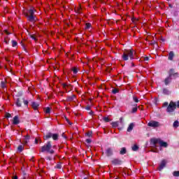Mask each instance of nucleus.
<instances>
[{
    "label": "nucleus",
    "instance_id": "1",
    "mask_svg": "<svg viewBox=\"0 0 179 179\" xmlns=\"http://www.w3.org/2000/svg\"><path fill=\"white\" fill-rule=\"evenodd\" d=\"M52 148V145L51 144V141H48L46 144L41 148L40 152L42 153H49V155H54L55 151H54Z\"/></svg>",
    "mask_w": 179,
    "mask_h": 179
},
{
    "label": "nucleus",
    "instance_id": "2",
    "mask_svg": "<svg viewBox=\"0 0 179 179\" xmlns=\"http://www.w3.org/2000/svg\"><path fill=\"white\" fill-rule=\"evenodd\" d=\"M157 143L159 144V146L161 148H167L169 146V144L160 138H151L150 139V145L152 146V148H157Z\"/></svg>",
    "mask_w": 179,
    "mask_h": 179
},
{
    "label": "nucleus",
    "instance_id": "3",
    "mask_svg": "<svg viewBox=\"0 0 179 179\" xmlns=\"http://www.w3.org/2000/svg\"><path fill=\"white\" fill-rule=\"evenodd\" d=\"M123 61H128V59H134V50H127L123 52L122 55Z\"/></svg>",
    "mask_w": 179,
    "mask_h": 179
},
{
    "label": "nucleus",
    "instance_id": "4",
    "mask_svg": "<svg viewBox=\"0 0 179 179\" xmlns=\"http://www.w3.org/2000/svg\"><path fill=\"white\" fill-rule=\"evenodd\" d=\"M177 108V103L173 101H171L166 108V113L169 114H173L174 111H176Z\"/></svg>",
    "mask_w": 179,
    "mask_h": 179
},
{
    "label": "nucleus",
    "instance_id": "5",
    "mask_svg": "<svg viewBox=\"0 0 179 179\" xmlns=\"http://www.w3.org/2000/svg\"><path fill=\"white\" fill-rule=\"evenodd\" d=\"M22 102L24 103V106H25L26 107H29V101L24 99V98L22 97L17 98L15 106H17V107H22Z\"/></svg>",
    "mask_w": 179,
    "mask_h": 179
},
{
    "label": "nucleus",
    "instance_id": "6",
    "mask_svg": "<svg viewBox=\"0 0 179 179\" xmlns=\"http://www.w3.org/2000/svg\"><path fill=\"white\" fill-rule=\"evenodd\" d=\"M59 135L58 134H52L51 132L47 133L45 135L43 136V139L45 141H48V139L51 138L53 139V141H58Z\"/></svg>",
    "mask_w": 179,
    "mask_h": 179
},
{
    "label": "nucleus",
    "instance_id": "7",
    "mask_svg": "<svg viewBox=\"0 0 179 179\" xmlns=\"http://www.w3.org/2000/svg\"><path fill=\"white\" fill-rule=\"evenodd\" d=\"M169 76H170V78L173 76V79H177V78L179 77V74L178 73L176 72L174 69H171L169 72Z\"/></svg>",
    "mask_w": 179,
    "mask_h": 179
},
{
    "label": "nucleus",
    "instance_id": "8",
    "mask_svg": "<svg viewBox=\"0 0 179 179\" xmlns=\"http://www.w3.org/2000/svg\"><path fill=\"white\" fill-rule=\"evenodd\" d=\"M24 16H26L28 22H31V23H34L37 19L36 18V15H29V13H25Z\"/></svg>",
    "mask_w": 179,
    "mask_h": 179
},
{
    "label": "nucleus",
    "instance_id": "9",
    "mask_svg": "<svg viewBox=\"0 0 179 179\" xmlns=\"http://www.w3.org/2000/svg\"><path fill=\"white\" fill-rule=\"evenodd\" d=\"M111 164H113V166H121V164H122V160L118 158H114L111 160Z\"/></svg>",
    "mask_w": 179,
    "mask_h": 179
},
{
    "label": "nucleus",
    "instance_id": "10",
    "mask_svg": "<svg viewBox=\"0 0 179 179\" xmlns=\"http://www.w3.org/2000/svg\"><path fill=\"white\" fill-rule=\"evenodd\" d=\"M148 126L151 127L152 128H157L160 127V123H159V122L152 120L148 122Z\"/></svg>",
    "mask_w": 179,
    "mask_h": 179
},
{
    "label": "nucleus",
    "instance_id": "11",
    "mask_svg": "<svg viewBox=\"0 0 179 179\" xmlns=\"http://www.w3.org/2000/svg\"><path fill=\"white\" fill-rule=\"evenodd\" d=\"M106 155L108 157H111V156H113V155H114V152L113 151V148H108L106 150Z\"/></svg>",
    "mask_w": 179,
    "mask_h": 179
},
{
    "label": "nucleus",
    "instance_id": "12",
    "mask_svg": "<svg viewBox=\"0 0 179 179\" xmlns=\"http://www.w3.org/2000/svg\"><path fill=\"white\" fill-rule=\"evenodd\" d=\"M167 164V162H166V159H163L160 164H159V166L158 167V170L159 171H162V170H163V169L164 167H166V164Z\"/></svg>",
    "mask_w": 179,
    "mask_h": 179
},
{
    "label": "nucleus",
    "instance_id": "13",
    "mask_svg": "<svg viewBox=\"0 0 179 179\" xmlns=\"http://www.w3.org/2000/svg\"><path fill=\"white\" fill-rule=\"evenodd\" d=\"M31 107L34 110V111H37L38 110V107L40 106V103L33 101L31 102Z\"/></svg>",
    "mask_w": 179,
    "mask_h": 179
},
{
    "label": "nucleus",
    "instance_id": "14",
    "mask_svg": "<svg viewBox=\"0 0 179 179\" xmlns=\"http://www.w3.org/2000/svg\"><path fill=\"white\" fill-rule=\"evenodd\" d=\"M13 125H17L20 124V120H19V116L15 115L13 119Z\"/></svg>",
    "mask_w": 179,
    "mask_h": 179
},
{
    "label": "nucleus",
    "instance_id": "15",
    "mask_svg": "<svg viewBox=\"0 0 179 179\" xmlns=\"http://www.w3.org/2000/svg\"><path fill=\"white\" fill-rule=\"evenodd\" d=\"M75 99H76V95L72 94L71 96H68L66 99V101H74Z\"/></svg>",
    "mask_w": 179,
    "mask_h": 179
},
{
    "label": "nucleus",
    "instance_id": "16",
    "mask_svg": "<svg viewBox=\"0 0 179 179\" xmlns=\"http://www.w3.org/2000/svg\"><path fill=\"white\" fill-rule=\"evenodd\" d=\"M164 83L166 86H168L169 84L171 83V77L169 76L166 77L164 80Z\"/></svg>",
    "mask_w": 179,
    "mask_h": 179
},
{
    "label": "nucleus",
    "instance_id": "17",
    "mask_svg": "<svg viewBox=\"0 0 179 179\" xmlns=\"http://www.w3.org/2000/svg\"><path fill=\"white\" fill-rule=\"evenodd\" d=\"M34 12H36V10H34V8L33 7H31L28 10V13L29 14V16H34Z\"/></svg>",
    "mask_w": 179,
    "mask_h": 179
},
{
    "label": "nucleus",
    "instance_id": "18",
    "mask_svg": "<svg viewBox=\"0 0 179 179\" xmlns=\"http://www.w3.org/2000/svg\"><path fill=\"white\" fill-rule=\"evenodd\" d=\"M29 141H30V136L27 135L23 140V143L24 145H27L29 143Z\"/></svg>",
    "mask_w": 179,
    "mask_h": 179
},
{
    "label": "nucleus",
    "instance_id": "19",
    "mask_svg": "<svg viewBox=\"0 0 179 179\" xmlns=\"http://www.w3.org/2000/svg\"><path fill=\"white\" fill-rule=\"evenodd\" d=\"M134 127H135V124L134 123H130L127 127V132H131L132 129H134Z\"/></svg>",
    "mask_w": 179,
    "mask_h": 179
},
{
    "label": "nucleus",
    "instance_id": "20",
    "mask_svg": "<svg viewBox=\"0 0 179 179\" xmlns=\"http://www.w3.org/2000/svg\"><path fill=\"white\" fill-rule=\"evenodd\" d=\"M173 58H174V52L171 51L169 55L168 59L169 61H173Z\"/></svg>",
    "mask_w": 179,
    "mask_h": 179
},
{
    "label": "nucleus",
    "instance_id": "21",
    "mask_svg": "<svg viewBox=\"0 0 179 179\" xmlns=\"http://www.w3.org/2000/svg\"><path fill=\"white\" fill-rule=\"evenodd\" d=\"M0 87L1 89H6V80L1 81L0 83Z\"/></svg>",
    "mask_w": 179,
    "mask_h": 179
},
{
    "label": "nucleus",
    "instance_id": "22",
    "mask_svg": "<svg viewBox=\"0 0 179 179\" xmlns=\"http://www.w3.org/2000/svg\"><path fill=\"white\" fill-rule=\"evenodd\" d=\"M126 153H127V148L125 147L122 148L120 151V155H126Z\"/></svg>",
    "mask_w": 179,
    "mask_h": 179
},
{
    "label": "nucleus",
    "instance_id": "23",
    "mask_svg": "<svg viewBox=\"0 0 179 179\" xmlns=\"http://www.w3.org/2000/svg\"><path fill=\"white\" fill-rule=\"evenodd\" d=\"M131 150L133 152H138V150H139V146H138V145H134L131 147Z\"/></svg>",
    "mask_w": 179,
    "mask_h": 179
},
{
    "label": "nucleus",
    "instance_id": "24",
    "mask_svg": "<svg viewBox=\"0 0 179 179\" xmlns=\"http://www.w3.org/2000/svg\"><path fill=\"white\" fill-rule=\"evenodd\" d=\"M136 106H138V105L136 104V106L132 108V109L131 110V114H135V113H136V111H138V107Z\"/></svg>",
    "mask_w": 179,
    "mask_h": 179
},
{
    "label": "nucleus",
    "instance_id": "25",
    "mask_svg": "<svg viewBox=\"0 0 179 179\" xmlns=\"http://www.w3.org/2000/svg\"><path fill=\"white\" fill-rule=\"evenodd\" d=\"M44 112L45 113V114H50V113H51V108L50 107L45 108Z\"/></svg>",
    "mask_w": 179,
    "mask_h": 179
},
{
    "label": "nucleus",
    "instance_id": "26",
    "mask_svg": "<svg viewBox=\"0 0 179 179\" xmlns=\"http://www.w3.org/2000/svg\"><path fill=\"white\" fill-rule=\"evenodd\" d=\"M75 12L78 15H80V13H82V8L78 7L77 8L75 9Z\"/></svg>",
    "mask_w": 179,
    "mask_h": 179
},
{
    "label": "nucleus",
    "instance_id": "27",
    "mask_svg": "<svg viewBox=\"0 0 179 179\" xmlns=\"http://www.w3.org/2000/svg\"><path fill=\"white\" fill-rule=\"evenodd\" d=\"M173 128H178V127H179V122H178V120H176L173 122Z\"/></svg>",
    "mask_w": 179,
    "mask_h": 179
},
{
    "label": "nucleus",
    "instance_id": "28",
    "mask_svg": "<svg viewBox=\"0 0 179 179\" xmlns=\"http://www.w3.org/2000/svg\"><path fill=\"white\" fill-rule=\"evenodd\" d=\"M24 147H23V145H19L18 147H17V150H18V152H23V150H24Z\"/></svg>",
    "mask_w": 179,
    "mask_h": 179
},
{
    "label": "nucleus",
    "instance_id": "29",
    "mask_svg": "<svg viewBox=\"0 0 179 179\" xmlns=\"http://www.w3.org/2000/svg\"><path fill=\"white\" fill-rule=\"evenodd\" d=\"M113 128H117L118 127V122H113L111 123Z\"/></svg>",
    "mask_w": 179,
    "mask_h": 179
},
{
    "label": "nucleus",
    "instance_id": "30",
    "mask_svg": "<svg viewBox=\"0 0 179 179\" xmlns=\"http://www.w3.org/2000/svg\"><path fill=\"white\" fill-rule=\"evenodd\" d=\"M120 92V90L119 89H117V88H115L112 90V93L113 94H117V93H119Z\"/></svg>",
    "mask_w": 179,
    "mask_h": 179
},
{
    "label": "nucleus",
    "instance_id": "31",
    "mask_svg": "<svg viewBox=\"0 0 179 179\" xmlns=\"http://www.w3.org/2000/svg\"><path fill=\"white\" fill-rule=\"evenodd\" d=\"M173 177H179V171H175L173 172Z\"/></svg>",
    "mask_w": 179,
    "mask_h": 179
},
{
    "label": "nucleus",
    "instance_id": "32",
    "mask_svg": "<svg viewBox=\"0 0 179 179\" xmlns=\"http://www.w3.org/2000/svg\"><path fill=\"white\" fill-rule=\"evenodd\" d=\"M12 47H16L17 45V42L15 40L11 41Z\"/></svg>",
    "mask_w": 179,
    "mask_h": 179
},
{
    "label": "nucleus",
    "instance_id": "33",
    "mask_svg": "<svg viewBox=\"0 0 179 179\" xmlns=\"http://www.w3.org/2000/svg\"><path fill=\"white\" fill-rule=\"evenodd\" d=\"M71 71H73L74 75H76V73H78V68L76 67H73Z\"/></svg>",
    "mask_w": 179,
    "mask_h": 179
},
{
    "label": "nucleus",
    "instance_id": "34",
    "mask_svg": "<svg viewBox=\"0 0 179 179\" xmlns=\"http://www.w3.org/2000/svg\"><path fill=\"white\" fill-rule=\"evenodd\" d=\"M29 37H31V38H32V40H34V41H37V38H36V36H34L33 34H30Z\"/></svg>",
    "mask_w": 179,
    "mask_h": 179
},
{
    "label": "nucleus",
    "instance_id": "35",
    "mask_svg": "<svg viewBox=\"0 0 179 179\" xmlns=\"http://www.w3.org/2000/svg\"><path fill=\"white\" fill-rule=\"evenodd\" d=\"M163 94H169V90H167L166 88H164Z\"/></svg>",
    "mask_w": 179,
    "mask_h": 179
},
{
    "label": "nucleus",
    "instance_id": "36",
    "mask_svg": "<svg viewBox=\"0 0 179 179\" xmlns=\"http://www.w3.org/2000/svg\"><path fill=\"white\" fill-rule=\"evenodd\" d=\"M91 27H92V24H90L89 22L85 24V29H89Z\"/></svg>",
    "mask_w": 179,
    "mask_h": 179
},
{
    "label": "nucleus",
    "instance_id": "37",
    "mask_svg": "<svg viewBox=\"0 0 179 179\" xmlns=\"http://www.w3.org/2000/svg\"><path fill=\"white\" fill-rule=\"evenodd\" d=\"M6 118H10L12 117V115L9 113H6L5 115Z\"/></svg>",
    "mask_w": 179,
    "mask_h": 179
},
{
    "label": "nucleus",
    "instance_id": "38",
    "mask_svg": "<svg viewBox=\"0 0 179 179\" xmlns=\"http://www.w3.org/2000/svg\"><path fill=\"white\" fill-rule=\"evenodd\" d=\"M104 122H110V119L107 117L103 118Z\"/></svg>",
    "mask_w": 179,
    "mask_h": 179
},
{
    "label": "nucleus",
    "instance_id": "39",
    "mask_svg": "<svg viewBox=\"0 0 179 179\" xmlns=\"http://www.w3.org/2000/svg\"><path fill=\"white\" fill-rule=\"evenodd\" d=\"M55 169H62V165L61 164H57L55 166Z\"/></svg>",
    "mask_w": 179,
    "mask_h": 179
},
{
    "label": "nucleus",
    "instance_id": "40",
    "mask_svg": "<svg viewBox=\"0 0 179 179\" xmlns=\"http://www.w3.org/2000/svg\"><path fill=\"white\" fill-rule=\"evenodd\" d=\"M133 99H134V101H135V103H139V99H138V97L133 96Z\"/></svg>",
    "mask_w": 179,
    "mask_h": 179
},
{
    "label": "nucleus",
    "instance_id": "41",
    "mask_svg": "<svg viewBox=\"0 0 179 179\" xmlns=\"http://www.w3.org/2000/svg\"><path fill=\"white\" fill-rule=\"evenodd\" d=\"M155 44H156V41H155V40L151 41L150 43V45H155Z\"/></svg>",
    "mask_w": 179,
    "mask_h": 179
},
{
    "label": "nucleus",
    "instance_id": "42",
    "mask_svg": "<svg viewBox=\"0 0 179 179\" xmlns=\"http://www.w3.org/2000/svg\"><path fill=\"white\" fill-rule=\"evenodd\" d=\"M92 134L93 133L92 131H89L87 133V136H89V138H90V136H92Z\"/></svg>",
    "mask_w": 179,
    "mask_h": 179
},
{
    "label": "nucleus",
    "instance_id": "43",
    "mask_svg": "<svg viewBox=\"0 0 179 179\" xmlns=\"http://www.w3.org/2000/svg\"><path fill=\"white\" fill-rule=\"evenodd\" d=\"M85 142L87 143H92V140L90 138H87V139L85 140Z\"/></svg>",
    "mask_w": 179,
    "mask_h": 179
},
{
    "label": "nucleus",
    "instance_id": "44",
    "mask_svg": "<svg viewBox=\"0 0 179 179\" xmlns=\"http://www.w3.org/2000/svg\"><path fill=\"white\" fill-rule=\"evenodd\" d=\"M120 124H124V118L123 117L120 118Z\"/></svg>",
    "mask_w": 179,
    "mask_h": 179
},
{
    "label": "nucleus",
    "instance_id": "45",
    "mask_svg": "<svg viewBox=\"0 0 179 179\" xmlns=\"http://www.w3.org/2000/svg\"><path fill=\"white\" fill-rule=\"evenodd\" d=\"M62 85L64 89H66V87H68V85H66V83H63L62 84Z\"/></svg>",
    "mask_w": 179,
    "mask_h": 179
},
{
    "label": "nucleus",
    "instance_id": "46",
    "mask_svg": "<svg viewBox=\"0 0 179 179\" xmlns=\"http://www.w3.org/2000/svg\"><path fill=\"white\" fill-rule=\"evenodd\" d=\"M46 160H49V161H51L52 160V157L48 156V157H46Z\"/></svg>",
    "mask_w": 179,
    "mask_h": 179
},
{
    "label": "nucleus",
    "instance_id": "47",
    "mask_svg": "<svg viewBox=\"0 0 179 179\" xmlns=\"http://www.w3.org/2000/svg\"><path fill=\"white\" fill-rule=\"evenodd\" d=\"M4 33H6V34H7L8 36H9V34H10V33H9V31H8L7 29L4 30Z\"/></svg>",
    "mask_w": 179,
    "mask_h": 179
},
{
    "label": "nucleus",
    "instance_id": "48",
    "mask_svg": "<svg viewBox=\"0 0 179 179\" xmlns=\"http://www.w3.org/2000/svg\"><path fill=\"white\" fill-rule=\"evenodd\" d=\"M85 110H90V106H87L86 107H85Z\"/></svg>",
    "mask_w": 179,
    "mask_h": 179
},
{
    "label": "nucleus",
    "instance_id": "49",
    "mask_svg": "<svg viewBox=\"0 0 179 179\" xmlns=\"http://www.w3.org/2000/svg\"><path fill=\"white\" fill-rule=\"evenodd\" d=\"M150 58L149 57H144V61H149Z\"/></svg>",
    "mask_w": 179,
    "mask_h": 179
},
{
    "label": "nucleus",
    "instance_id": "50",
    "mask_svg": "<svg viewBox=\"0 0 179 179\" xmlns=\"http://www.w3.org/2000/svg\"><path fill=\"white\" fill-rule=\"evenodd\" d=\"M164 106L165 107H167V106H169V102H164Z\"/></svg>",
    "mask_w": 179,
    "mask_h": 179
},
{
    "label": "nucleus",
    "instance_id": "51",
    "mask_svg": "<svg viewBox=\"0 0 179 179\" xmlns=\"http://www.w3.org/2000/svg\"><path fill=\"white\" fill-rule=\"evenodd\" d=\"M179 108V101H177V104H176V108Z\"/></svg>",
    "mask_w": 179,
    "mask_h": 179
},
{
    "label": "nucleus",
    "instance_id": "52",
    "mask_svg": "<svg viewBox=\"0 0 179 179\" xmlns=\"http://www.w3.org/2000/svg\"><path fill=\"white\" fill-rule=\"evenodd\" d=\"M90 115H93L94 114V112L92 110H91L90 113H89Z\"/></svg>",
    "mask_w": 179,
    "mask_h": 179
},
{
    "label": "nucleus",
    "instance_id": "53",
    "mask_svg": "<svg viewBox=\"0 0 179 179\" xmlns=\"http://www.w3.org/2000/svg\"><path fill=\"white\" fill-rule=\"evenodd\" d=\"M64 118H65V120H66V122H69V119H68V117H64Z\"/></svg>",
    "mask_w": 179,
    "mask_h": 179
},
{
    "label": "nucleus",
    "instance_id": "54",
    "mask_svg": "<svg viewBox=\"0 0 179 179\" xmlns=\"http://www.w3.org/2000/svg\"><path fill=\"white\" fill-rule=\"evenodd\" d=\"M13 179H19L17 176H13Z\"/></svg>",
    "mask_w": 179,
    "mask_h": 179
},
{
    "label": "nucleus",
    "instance_id": "55",
    "mask_svg": "<svg viewBox=\"0 0 179 179\" xmlns=\"http://www.w3.org/2000/svg\"><path fill=\"white\" fill-rule=\"evenodd\" d=\"M17 97H20V96H22V93H18V94H17Z\"/></svg>",
    "mask_w": 179,
    "mask_h": 179
},
{
    "label": "nucleus",
    "instance_id": "56",
    "mask_svg": "<svg viewBox=\"0 0 179 179\" xmlns=\"http://www.w3.org/2000/svg\"><path fill=\"white\" fill-rule=\"evenodd\" d=\"M35 143H38V140H37V138L35 139Z\"/></svg>",
    "mask_w": 179,
    "mask_h": 179
},
{
    "label": "nucleus",
    "instance_id": "57",
    "mask_svg": "<svg viewBox=\"0 0 179 179\" xmlns=\"http://www.w3.org/2000/svg\"><path fill=\"white\" fill-rule=\"evenodd\" d=\"M68 124H69V125H72V122H71V121H69V122H68Z\"/></svg>",
    "mask_w": 179,
    "mask_h": 179
},
{
    "label": "nucleus",
    "instance_id": "58",
    "mask_svg": "<svg viewBox=\"0 0 179 179\" xmlns=\"http://www.w3.org/2000/svg\"><path fill=\"white\" fill-rule=\"evenodd\" d=\"M132 22H135V18L131 19Z\"/></svg>",
    "mask_w": 179,
    "mask_h": 179
},
{
    "label": "nucleus",
    "instance_id": "59",
    "mask_svg": "<svg viewBox=\"0 0 179 179\" xmlns=\"http://www.w3.org/2000/svg\"><path fill=\"white\" fill-rule=\"evenodd\" d=\"M169 7L173 8V6H171V4H169Z\"/></svg>",
    "mask_w": 179,
    "mask_h": 179
},
{
    "label": "nucleus",
    "instance_id": "60",
    "mask_svg": "<svg viewBox=\"0 0 179 179\" xmlns=\"http://www.w3.org/2000/svg\"><path fill=\"white\" fill-rule=\"evenodd\" d=\"M6 61H7L8 62H9V60H8V59H7L6 58Z\"/></svg>",
    "mask_w": 179,
    "mask_h": 179
},
{
    "label": "nucleus",
    "instance_id": "61",
    "mask_svg": "<svg viewBox=\"0 0 179 179\" xmlns=\"http://www.w3.org/2000/svg\"><path fill=\"white\" fill-rule=\"evenodd\" d=\"M131 65H132V66H135V64H134V63H132V64H131Z\"/></svg>",
    "mask_w": 179,
    "mask_h": 179
},
{
    "label": "nucleus",
    "instance_id": "62",
    "mask_svg": "<svg viewBox=\"0 0 179 179\" xmlns=\"http://www.w3.org/2000/svg\"><path fill=\"white\" fill-rule=\"evenodd\" d=\"M5 43H6V44H8V41H5Z\"/></svg>",
    "mask_w": 179,
    "mask_h": 179
},
{
    "label": "nucleus",
    "instance_id": "63",
    "mask_svg": "<svg viewBox=\"0 0 179 179\" xmlns=\"http://www.w3.org/2000/svg\"><path fill=\"white\" fill-rule=\"evenodd\" d=\"M24 51H27L24 48Z\"/></svg>",
    "mask_w": 179,
    "mask_h": 179
}]
</instances>
